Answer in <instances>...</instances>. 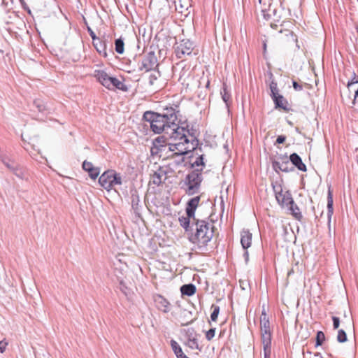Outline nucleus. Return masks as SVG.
<instances>
[{
  "label": "nucleus",
  "mask_w": 358,
  "mask_h": 358,
  "mask_svg": "<svg viewBox=\"0 0 358 358\" xmlns=\"http://www.w3.org/2000/svg\"><path fill=\"white\" fill-rule=\"evenodd\" d=\"M180 122L178 118L173 124L168 127L166 131V135L173 141L171 146L175 151L171 157L187 155L194 151L198 145V141L194 137L191 136V140L188 138L187 134L189 133V130L180 126Z\"/></svg>",
  "instance_id": "f257e3e1"
},
{
  "label": "nucleus",
  "mask_w": 358,
  "mask_h": 358,
  "mask_svg": "<svg viewBox=\"0 0 358 358\" xmlns=\"http://www.w3.org/2000/svg\"><path fill=\"white\" fill-rule=\"evenodd\" d=\"M179 112L178 106L176 105L175 106H166L158 113L146 111L143 114L145 126L150 127L155 134L164 132L166 134L168 127L173 124V122L178 120Z\"/></svg>",
  "instance_id": "f03ea898"
},
{
  "label": "nucleus",
  "mask_w": 358,
  "mask_h": 358,
  "mask_svg": "<svg viewBox=\"0 0 358 358\" xmlns=\"http://www.w3.org/2000/svg\"><path fill=\"white\" fill-rule=\"evenodd\" d=\"M203 159V158H196V160L192 163V168L194 170L185 178V192L188 195H193L199 190L202 181L201 173L205 166Z\"/></svg>",
  "instance_id": "7ed1b4c3"
},
{
  "label": "nucleus",
  "mask_w": 358,
  "mask_h": 358,
  "mask_svg": "<svg viewBox=\"0 0 358 358\" xmlns=\"http://www.w3.org/2000/svg\"><path fill=\"white\" fill-rule=\"evenodd\" d=\"M196 225V232L192 234L189 239L192 243L196 244L199 248H202L207 245L213 238V229L203 220L197 221Z\"/></svg>",
  "instance_id": "20e7f679"
},
{
  "label": "nucleus",
  "mask_w": 358,
  "mask_h": 358,
  "mask_svg": "<svg viewBox=\"0 0 358 358\" xmlns=\"http://www.w3.org/2000/svg\"><path fill=\"white\" fill-rule=\"evenodd\" d=\"M169 136H167L165 134L162 136L157 137L152 142V146L150 149L151 155H159V157H162L163 154L166 155L169 152H175L173 151L171 143H168Z\"/></svg>",
  "instance_id": "39448f33"
},
{
  "label": "nucleus",
  "mask_w": 358,
  "mask_h": 358,
  "mask_svg": "<svg viewBox=\"0 0 358 358\" xmlns=\"http://www.w3.org/2000/svg\"><path fill=\"white\" fill-rule=\"evenodd\" d=\"M99 183L103 189L110 191L116 185L122 184V178L114 170H107L100 176Z\"/></svg>",
  "instance_id": "423d86ee"
},
{
  "label": "nucleus",
  "mask_w": 358,
  "mask_h": 358,
  "mask_svg": "<svg viewBox=\"0 0 358 358\" xmlns=\"http://www.w3.org/2000/svg\"><path fill=\"white\" fill-rule=\"evenodd\" d=\"M275 199L282 208H287L289 204H294V200L289 191L285 190L281 186L274 187Z\"/></svg>",
  "instance_id": "0eeeda50"
},
{
  "label": "nucleus",
  "mask_w": 358,
  "mask_h": 358,
  "mask_svg": "<svg viewBox=\"0 0 358 358\" xmlns=\"http://www.w3.org/2000/svg\"><path fill=\"white\" fill-rule=\"evenodd\" d=\"M260 330L262 341H271L270 322L265 310H263L260 317Z\"/></svg>",
  "instance_id": "6e6552de"
},
{
  "label": "nucleus",
  "mask_w": 358,
  "mask_h": 358,
  "mask_svg": "<svg viewBox=\"0 0 358 358\" xmlns=\"http://www.w3.org/2000/svg\"><path fill=\"white\" fill-rule=\"evenodd\" d=\"M193 50V44L189 40H182L176 43L175 52L178 58L189 55Z\"/></svg>",
  "instance_id": "1a4fd4ad"
},
{
  "label": "nucleus",
  "mask_w": 358,
  "mask_h": 358,
  "mask_svg": "<svg viewBox=\"0 0 358 358\" xmlns=\"http://www.w3.org/2000/svg\"><path fill=\"white\" fill-rule=\"evenodd\" d=\"M157 59L153 52H150L145 55L139 66L141 71H149L155 69L157 66Z\"/></svg>",
  "instance_id": "9d476101"
},
{
  "label": "nucleus",
  "mask_w": 358,
  "mask_h": 358,
  "mask_svg": "<svg viewBox=\"0 0 358 358\" xmlns=\"http://www.w3.org/2000/svg\"><path fill=\"white\" fill-rule=\"evenodd\" d=\"M273 169L276 171L288 172L293 171V163L289 158H277L273 162Z\"/></svg>",
  "instance_id": "9b49d317"
},
{
  "label": "nucleus",
  "mask_w": 358,
  "mask_h": 358,
  "mask_svg": "<svg viewBox=\"0 0 358 358\" xmlns=\"http://www.w3.org/2000/svg\"><path fill=\"white\" fill-rule=\"evenodd\" d=\"M93 76L103 86L110 89V80L113 77L109 76L106 72L103 70H95Z\"/></svg>",
  "instance_id": "f8f14e48"
},
{
  "label": "nucleus",
  "mask_w": 358,
  "mask_h": 358,
  "mask_svg": "<svg viewBox=\"0 0 358 358\" xmlns=\"http://www.w3.org/2000/svg\"><path fill=\"white\" fill-rule=\"evenodd\" d=\"M83 169L88 173L89 176L92 180H96L100 173V169L87 160L83 162Z\"/></svg>",
  "instance_id": "ddd939ff"
},
{
  "label": "nucleus",
  "mask_w": 358,
  "mask_h": 358,
  "mask_svg": "<svg viewBox=\"0 0 358 358\" xmlns=\"http://www.w3.org/2000/svg\"><path fill=\"white\" fill-rule=\"evenodd\" d=\"M157 308L163 313H168L171 309V303L163 296L157 294L154 299Z\"/></svg>",
  "instance_id": "4468645a"
},
{
  "label": "nucleus",
  "mask_w": 358,
  "mask_h": 358,
  "mask_svg": "<svg viewBox=\"0 0 358 358\" xmlns=\"http://www.w3.org/2000/svg\"><path fill=\"white\" fill-rule=\"evenodd\" d=\"M252 235L248 229H243L241 233V243L244 249H248L252 245Z\"/></svg>",
  "instance_id": "2eb2a0df"
},
{
  "label": "nucleus",
  "mask_w": 358,
  "mask_h": 358,
  "mask_svg": "<svg viewBox=\"0 0 358 358\" xmlns=\"http://www.w3.org/2000/svg\"><path fill=\"white\" fill-rule=\"evenodd\" d=\"M200 201V196H196L192 199H191L187 205L186 207V213L189 216H194L195 210L196 209Z\"/></svg>",
  "instance_id": "dca6fc26"
},
{
  "label": "nucleus",
  "mask_w": 358,
  "mask_h": 358,
  "mask_svg": "<svg viewBox=\"0 0 358 358\" xmlns=\"http://www.w3.org/2000/svg\"><path fill=\"white\" fill-rule=\"evenodd\" d=\"M272 99L274 101L275 108H281V109L284 110L285 111L289 110L288 102L282 95L278 94V95L274 96L273 98H272Z\"/></svg>",
  "instance_id": "f3484780"
},
{
  "label": "nucleus",
  "mask_w": 358,
  "mask_h": 358,
  "mask_svg": "<svg viewBox=\"0 0 358 358\" xmlns=\"http://www.w3.org/2000/svg\"><path fill=\"white\" fill-rule=\"evenodd\" d=\"M93 45L97 52H99V54H103L104 57L107 56V53L106 51V42L103 41H101L99 38H97L96 40L92 41Z\"/></svg>",
  "instance_id": "a211bd4d"
},
{
  "label": "nucleus",
  "mask_w": 358,
  "mask_h": 358,
  "mask_svg": "<svg viewBox=\"0 0 358 358\" xmlns=\"http://www.w3.org/2000/svg\"><path fill=\"white\" fill-rule=\"evenodd\" d=\"M117 88L118 90H120L123 92H127L128 88L124 84L123 82L120 81L116 78L113 77L110 80V89Z\"/></svg>",
  "instance_id": "6ab92c4d"
},
{
  "label": "nucleus",
  "mask_w": 358,
  "mask_h": 358,
  "mask_svg": "<svg viewBox=\"0 0 358 358\" xmlns=\"http://www.w3.org/2000/svg\"><path fill=\"white\" fill-rule=\"evenodd\" d=\"M196 287L192 284L184 285L180 288L182 294L187 296H192L196 293Z\"/></svg>",
  "instance_id": "aec40b11"
},
{
  "label": "nucleus",
  "mask_w": 358,
  "mask_h": 358,
  "mask_svg": "<svg viewBox=\"0 0 358 358\" xmlns=\"http://www.w3.org/2000/svg\"><path fill=\"white\" fill-rule=\"evenodd\" d=\"M222 100L226 103L227 106L229 107L231 103V94L227 90V85L225 83L223 84L221 92Z\"/></svg>",
  "instance_id": "412c9836"
},
{
  "label": "nucleus",
  "mask_w": 358,
  "mask_h": 358,
  "mask_svg": "<svg viewBox=\"0 0 358 358\" xmlns=\"http://www.w3.org/2000/svg\"><path fill=\"white\" fill-rule=\"evenodd\" d=\"M287 208L291 212V214L296 220H301L302 219L303 216L301 215V213L300 212L299 207L296 204H289V206Z\"/></svg>",
  "instance_id": "4be33fe9"
},
{
  "label": "nucleus",
  "mask_w": 358,
  "mask_h": 358,
  "mask_svg": "<svg viewBox=\"0 0 358 358\" xmlns=\"http://www.w3.org/2000/svg\"><path fill=\"white\" fill-rule=\"evenodd\" d=\"M264 349V358H271V341H262Z\"/></svg>",
  "instance_id": "5701e85b"
},
{
  "label": "nucleus",
  "mask_w": 358,
  "mask_h": 358,
  "mask_svg": "<svg viewBox=\"0 0 358 358\" xmlns=\"http://www.w3.org/2000/svg\"><path fill=\"white\" fill-rule=\"evenodd\" d=\"M293 163V169L296 167L299 170L302 171H306V166L302 162L301 158H289Z\"/></svg>",
  "instance_id": "b1692460"
},
{
  "label": "nucleus",
  "mask_w": 358,
  "mask_h": 358,
  "mask_svg": "<svg viewBox=\"0 0 358 358\" xmlns=\"http://www.w3.org/2000/svg\"><path fill=\"white\" fill-rule=\"evenodd\" d=\"M333 193L331 189V187H329L328 189V196H327V208H328V213L329 215H331L333 214Z\"/></svg>",
  "instance_id": "393cba45"
},
{
  "label": "nucleus",
  "mask_w": 358,
  "mask_h": 358,
  "mask_svg": "<svg viewBox=\"0 0 358 358\" xmlns=\"http://www.w3.org/2000/svg\"><path fill=\"white\" fill-rule=\"evenodd\" d=\"M194 216H189L186 213V216H182L179 217V222L181 227L184 229H187L189 227L190 219L193 218Z\"/></svg>",
  "instance_id": "a878e982"
},
{
  "label": "nucleus",
  "mask_w": 358,
  "mask_h": 358,
  "mask_svg": "<svg viewBox=\"0 0 358 358\" xmlns=\"http://www.w3.org/2000/svg\"><path fill=\"white\" fill-rule=\"evenodd\" d=\"M124 41L122 38H117L115 41V51L118 54H122L124 52Z\"/></svg>",
  "instance_id": "bb28decb"
},
{
  "label": "nucleus",
  "mask_w": 358,
  "mask_h": 358,
  "mask_svg": "<svg viewBox=\"0 0 358 358\" xmlns=\"http://www.w3.org/2000/svg\"><path fill=\"white\" fill-rule=\"evenodd\" d=\"M211 310L213 311H212V313L210 315V319H211L212 321L216 322L217 320V317H218L219 313H220V308H219V306L213 304L211 306Z\"/></svg>",
  "instance_id": "cd10ccee"
},
{
  "label": "nucleus",
  "mask_w": 358,
  "mask_h": 358,
  "mask_svg": "<svg viewBox=\"0 0 358 358\" xmlns=\"http://www.w3.org/2000/svg\"><path fill=\"white\" fill-rule=\"evenodd\" d=\"M325 341V335L322 331H319L316 336V344L315 346L318 347L322 345Z\"/></svg>",
  "instance_id": "c85d7f7f"
},
{
  "label": "nucleus",
  "mask_w": 358,
  "mask_h": 358,
  "mask_svg": "<svg viewBox=\"0 0 358 358\" xmlns=\"http://www.w3.org/2000/svg\"><path fill=\"white\" fill-rule=\"evenodd\" d=\"M186 344L189 348L192 350L199 349L198 341L195 338H189Z\"/></svg>",
  "instance_id": "c756f323"
},
{
  "label": "nucleus",
  "mask_w": 358,
  "mask_h": 358,
  "mask_svg": "<svg viewBox=\"0 0 358 358\" xmlns=\"http://www.w3.org/2000/svg\"><path fill=\"white\" fill-rule=\"evenodd\" d=\"M271 96L272 98L279 94L277 83L272 81L270 84Z\"/></svg>",
  "instance_id": "7c9ffc66"
},
{
  "label": "nucleus",
  "mask_w": 358,
  "mask_h": 358,
  "mask_svg": "<svg viewBox=\"0 0 358 358\" xmlns=\"http://www.w3.org/2000/svg\"><path fill=\"white\" fill-rule=\"evenodd\" d=\"M176 9L179 13H182L185 10L188 9V3H186L183 4L182 2V0H179L178 3L177 5H176Z\"/></svg>",
  "instance_id": "2f4dec72"
},
{
  "label": "nucleus",
  "mask_w": 358,
  "mask_h": 358,
  "mask_svg": "<svg viewBox=\"0 0 358 358\" xmlns=\"http://www.w3.org/2000/svg\"><path fill=\"white\" fill-rule=\"evenodd\" d=\"M34 105L36 106V108L38 109L39 112H43L45 110V106L43 101L40 99L35 100L34 101Z\"/></svg>",
  "instance_id": "473e14b6"
},
{
  "label": "nucleus",
  "mask_w": 358,
  "mask_h": 358,
  "mask_svg": "<svg viewBox=\"0 0 358 358\" xmlns=\"http://www.w3.org/2000/svg\"><path fill=\"white\" fill-rule=\"evenodd\" d=\"M3 162L8 169L12 171H15V169L14 167V162L12 160V158H4Z\"/></svg>",
  "instance_id": "72a5a7b5"
},
{
  "label": "nucleus",
  "mask_w": 358,
  "mask_h": 358,
  "mask_svg": "<svg viewBox=\"0 0 358 358\" xmlns=\"http://www.w3.org/2000/svg\"><path fill=\"white\" fill-rule=\"evenodd\" d=\"M337 341L340 343H343L347 341L346 334L343 329H340L338 331Z\"/></svg>",
  "instance_id": "f704fd0d"
},
{
  "label": "nucleus",
  "mask_w": 358,
  "mask_h": 358,
  "mask_svg": "<svg viewBox=\"0 0 358 358\" xmlns=\"http://www.w3.org/2000/svg\"><path fill=\"white\" fill-rule=\"evenodd\" d=\"M215 334V328H211L206 332V338L208 341H211Z\"/></svg>",
  "instance_id": "c9c22d12"
},
{
  "label": "nucleus",
  "mask_w": 358,
  "mask_h": 358,
  "mask_svg": "<svg viewBox=\"0 0 358 358\" xmlns=\"http://www.w3.org/2000/svg\"><path fill=\"white\" fill-rule=\"evenodd\" d=\"M332 320H333L334 329H337L340 325L339 318L338 317L333 316Z\"/></svg>",
  "instance_id": "e433bc0d"
},
{
  "label": "nucleus",
  "mask_w": 358,
  "mask_h": 358,
  "mask_svg": "<svg viewBox=\"0 0 358 358\" xmlns=\"http://www.w3.org/2000/svg\"><path fill=\"white\" fill-rule=\"evenodd\" d=\"M153 182L157 185L161 183V178L159 174L155 173L152 176Z\"/></svg>",
  "instance_id": "4c0bfd02"
},
{
  "label": "nucleus",
  "mask_w": 358,
  "mask_h": 358,
  "mask_svg": "<svg viewBox=\"0 0 358 358\" xmlns=\"http://www.w3.org/2000/svg\"><path fill=\"white\" fill-rule=\"evenodd\" d=\"M87 31H88L90 36H91L92 41L96 40V38L98 37H96L95 33L94 32V31L90 27H87Z\"/></svg>",
  "instance_id": "58836bf2"
},
{
  "label": "nucleus",
  "mask_w": 358,
  "mask_h": 358,
  "mask_svg": "<svg viewBox=\"0 0 358 358\" xmlns=\"http://www.w3.org/2000/svg\"><path fill=\"white\" fill-rule=\"evenodd\" d=\"M293 87L296 91H301L303 90V87L301 85H299L297 82H292Z\"/></svg>",
  "instance_id": "ea45409f"
},
{
  "label": "nucleus",
  "mask_w": 358,
  "mask_h": 358,
  "mask_svg": "<svg viewBox=\"0 0 358 358\" xmlns=\"http://www.w3.org/2000/svg\"><path fill=\"white\" fill-rule=\"evenodd\" d=\"M7 345H8L7 342H6L4 341H0V352L1 353H3L6 350Z\"/></svg>",
  "instance_id": "a19ab883"
},
{
  "label": "nucleus",
  "mask_w": 358,
  "mask_h": 358,
  "mask_svg": "<svg viewBox=\"0 0 358 358\" xmlns=\"http://www.w3.org/2000/svg\"><path fill=\"white\" fill-rule=\"evenodd\" d=\"M157 80V76L155 74H151L149 76V84L150 85H154L155 82Z\"/></svg>",
  "instance_id": "79ce46f5"
},
{
  "label": "nucleus",
  "mask_w": 358,
  "mask_h": 358,
  "mask_svg": "<svg viewBox=\"0 0 358 358\" xmlns=\"http://www.w3.org/2000/svg\"><path fill=\"white\" fill-rule=\"evenodd\" d=\"M286 140V137L285 136H278L277 139H276V141H275V143L276 144H281L282 143H284Z\"/></svg>",
  "instance_id": "37998d69"
},
{
  "label": "nucleus",
  "mask_w": 358,
  "mask_h": 358,
  "mask_svg": "<svg viewBox=\"0 0 358 358\" xmlns=\"http://www.w3.org/2000/svg\"><path fill=\"white\" fill-rule=\"evenodd\" d=\"M353 75H354L353 78L352 79L351 81H349L348 83V87H350L351 85L358 83V80L356 78L355 74L354 73Z\"/></svg>",
  "instance_id": "c03bdc74"
},
{
  "label": "nucleus",
  "mask_w": 358,
  "mask_h": 358,
  "mask_svg": "<svg viewBox=\"0 0 358 358\" xmlns=\"http://www.w3.org/2000/svg\"><path fill=\"white\" fill-rule=\"evenodd\" d=\"M352 104L355 107H357L358 108V96H354V99L352 101Z\"/></svg>",
  "instance_id": "a18cd8bd"
},
{
  "label": "nucleus",
  "mask_w": 358,
  "mask_h": 358,
  "mask_svg": "<svg viewBox=\"0 0 358 358\" xmlns=\"http://www.w3.org/2000/svg\"><path fill=\"white\" fill-rule=\"evenodd\" d=\"M282 157H299L296 153L293 152L290 154L289 156H287V154L284 155Z\"/></svg>",
  "instance_id": "49530a36"
},
{
  "label": "nucleus",
  "mask_w": 358,
  "mask_h": 358,
  "mask_svg": "<svg viewBox=\"0 0 358 358\" xmlns=\"http://www.w3.org/2000/svg\"><path fill=\"white\" fill-rule=\"evenodd\" d=\"M24 8H25L26 10H27V12H28V13H29V14H31V10H30L29 8H25V7H24Z\"/></svg>",
  "instance_id": "de8ad7c7"
},
{
  "label": "nucleus",
  "mask_w": 358,
  "mask_h": 358,
  "mask_svg": "<svg viewBox=\"0 0 358 358\" xmlns=\"http://www.w3.org/2000/svg\"><path fill=\"white\" fill-rule=\"evenodd\" d=\"M266 43H264V50H266Z\"/></svg>",
  "instance_id": "09e8293b"
},
{
  "label": "nucleus",
  "mask_w": 358,
  "mask_h": 358,
  "mask_svg": "<svg viewBox=\"0 0 358 358\" xmlns=\"http://www.w3.org/2000/svg\"><path fill=\"white\" fill-rule=\"evenodd\" d=\"M199 157H203V155H199Z\"/></svg>",
  "instance_id": "8fccbe9b"
},
{
  "label": "nucleus",
  "mask_w": 358,
  "mask_h": 358,
  "mask_svg": "<svg viewBox=\"0 0 358 358\" xmlns=\"http://www.w3.org/2000/svg\"><path fill=\"white\" fill-rule=\"evenodd\" d=\"M357 33H358V27H357Z\"/></svg>",
  "instance_id": "3c124183"
}]
</instances>
